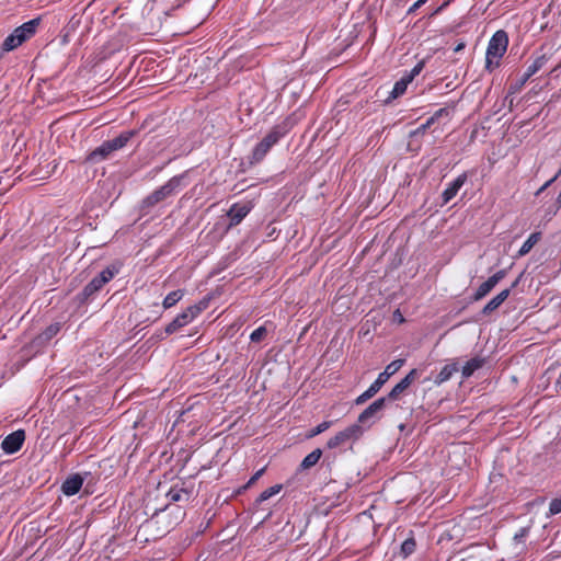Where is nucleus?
<instances>
[{"label": "nucleus", "mask_w": 561, "mask_h": 561, "mask_svg": "<svg viewBox=\"0 0 561 561\" xmlns=\"http://www.w3.org/2000/svg\"><path fill=\"white\" fill-rule=\"evenodd\" d=\"M485 363V359L479 356H476L469 359L461 369V375L463 378H469L473 375V373L480 369Z\"/></svg>", "instance_id": "nucleus-21"}, {"label": "nucleus", "mask_w": 561, "mask_h": 561, "mask_svg": "<svg viewBox=\"0 0 561 561\" xmlns=\"http://www.w3.org/2000/svg\"><path fill=\"white\" fill-rule=\"evenodd\" d=\"M508 35L505 31H496L489 41L485 53V70L492 72L500 67L502 57L507 50Z\"/></svg>", "instance_id": "nucleus-3"}, {"label": "nucleus", "mask_w": 561, "mask_h": 561, "mask_svg": "<svg viewBox=\"0 0 561 561\" xmlns=\"http://www.w3.org/2000/svg\"><path fill=\"white\" fill-rule=\"evenodd\" d=\"M282 490V485L280 484H276V485H273L271 488H267L266 490H264L260 495L259 497L256 499V503L257 504H261L263 503L264 501L268 500L270 497L276 495L277 493H279Z\"/></svg>", "instance_id": "nucleus-30"}, {"label": "nucleus", "mask_w": 561, "mask_h": 561, "mask_svg": "<svg viewBox=\"0 0 561 561\" xmlns=\"http://www.w3.org/2000/svg\"><path fill=\"white\" fill-rule=\"evenodd\" d=\"M519 283V277L512 284L511 288L503 289L495 297H493L482 309L483 314H490L495 311L510 296L512 288L516 287Z\"/></svg>", "instance_id": "nucleus-11"}, {"label": "nucleus", "mask_w": 561, "mask_h": 561, "mask_svg": "<svg viewBox=\"0 0 561 561\" xmlns=\"http://www.w3.org/2000/svg\"><path fill=\"white\" fill-rule=\"evenodd\" d=\"M467 181V173L458 175L442 193L443 204L449 203Z\"/></svg>", "instance_id": "nucleus-12"}, {"label": "nucleus", "mask_w": 561, "mask_h": 561, "mask_svg": "<svg viewBox=\"0 0 561 561\" xmlns=\"http://www.w3.org/2000/svg\"><path fill=\"white\" fill-rule=\"evenodd\" d=\"M507 275V270L503 268L490 276L476 290L473 300L479 301L484 298L496 285Z\"/></svg>", "instance_id": "nucleus-8"}, {"label": "nucleus", "mask_w": 561, "mask_h": 561, "mask_svg": "<svg viewBox=\"0 0 561 561\" xmlns=\"http://www.w3.org/2000/svg\"><path fill=\"white\" fill-rule=\"evenodd\" d=\"M104 286L105 283L100 279L99 275H96L83 287L82 291L78 296L79 300L81 302L87 301L90 297L100 291Z\"/></svg>", "instance_id": "nucleus-16"}, {"label": "nucleus", "mask_w": 561, "mask_h": 561, "mask_svg": "<svg viewBox=\"0 0 561 561\" xmlns=\"http://www.w3.org/2000/svg\"><path fill=\"white\" fill-rule=\"evenodd\" d=\"M561 175V169L554 174L553 178H551L549 181H547L537 192L536 195H540L543 191H546L559 176Z\"/></svg>", "instance_id": "nucleus-39"}, {"label": "nucleus", "mask_w": 561, "mask_h": 561, "mask_svg": "<svg viewBox=\"0 0 561 561\" xmlns=\"http://www.w3.org/2000/svg\"><path fill=\"white\" fill-rule=\"evenodd\" d=\"M322 456V450L320 448H316L310 454H308L300 463L301 470H308L316 466Z\"/></svg>", "instance_id": "nucleus-24"}, {"label": "nucleus", "mask_w": 561, "mask_h": 561, "mask_svg": "<svg viewBox=\"0 0 561 561\" xmlns=\"http://www.w3.org/2000/svg\"><path fill=\"white\" fill-rule=\"evenodd\" d=\"M136 134V130H125L121 133L117 137L106 141L108 142L112 151L114 152L116 150L124 148Z\"/></svg>", "instance_id": "nucleus-18"}, {"label": "nucleus", "mask_w": 561, "mask_h": 561, "mask_svg": "<svg viewBox=\"0 0 561 561\" xmlns=\"http://www.w3.org/2000/svg\"><path fill=\"white\" fill-rule=\"evenodd\" d=\"M404 318L400 314V322H403Z\"/></svg>", "instance_id": "nucleus-46"}, {"label": "nucleus", "mask_w": 561, "mask_h": 561, "mask_svg": "<svg viewBox=\"0 0 561 561\" xmlns=\"http://www.w3.org/2000/svg\"><path fill=\"white\" fill-rule=\"evenodd\" d=\"M454 0H445L433 13V15L444 11Z\"/></svg>", "instance_id": "nucleus-41"}, {"label": "nucleus", "mask_w": 561, "mask_h": 561, "mask_svg": "<svg viewBox=\"0 0 561 561\" xmlns=\"http://www.w3.org/2000/svg\"><path fill=\"white\" fill-rule=\"evenodd\" d=\"M289 131V126L286 122L277 124L271 128L266 136L253 148L250 163H260L268 151L275 146L283 137Z\"/></svg>", "instance_id": "nucleus-1"}, {"label": "nucleus", "mask_w": 561, "mask_h": 561, "mask_svg": "<svg viewBox=\"0 0 561 561\" xmlns=\"http://www.w3.org/2000/svg\"><path fill=\"white\" fill-rule=\"evenodd\" d=\"M449 115V111L445 107L437 110L424 124L419 126L412 135H421L424 134L434 123L442 118L447 117Z\"/></svg>", "instance_id": "nucleus-19"}, {"label": "nucleus", "mask_w": 561, "mask_h": 561, "mask_svg": "<svg viewBox=\"0 0 561 561\" xmlns=\"http://www.w3.org/2000/svg\"><path fill=\"white\" fill-rule=\"evenodd\" d=\"M61 330V323L55 322L49 324L39 335L38 340L48 342L55 337Z\"/></svg>", "instance_id": "nucleus-29"}, {"label": "nucleus", "mask_w": 561, "mask_h": 561, "mask_svg": "<svg viewBox=\"0 0 561 561\" xmlns=\"http://www.w3.org/2000/svg\"><path fill=\"white\" fill-rule=\"evenodd\" d=\"M265 335H266V328L262 325V327H259L257 329H255L251 333L250 340L253 343H259L264 339Z\"/></svg>", "instance_id": "nucleus-35"}, {"label": "nucleus", "mask_w": 561, "mask_h": 561, "mask_svg": "<svg viewBox=\"0 0 561 561\" xmlns=\"http://www.w3.org/2000/svg\"><path fill=\"white\" fill-rule=\"evenodd\" d=\"M533 76L527 75V70L523 73V76L519 79L518 87L522 88L525 85V83L531 78Z\"/></svg>", "instance_id": "nucleus-42"}, {"label": "nucleus", "mask_w": 561, "mask_h": 561, "mask_svg": "<svg viewBox=\"0 0 561 561\" xmlns=\"http://www.w3.org/2000/svg\"><path fill=\"white\" fill-rule=\"evenodd\" d=\"M112 152L113 151L108 142L104 141L101 146H99L88 154L87 160L90 162H98L106 159Z\"/></svg>", "instance_id": "nucleus-20"}, {"label": "nucleus", "mask_w": 561, "mask_h": 561, "mask_svg": "<svg viewBox=\"0 0 561 561\" xmlns=\"http://www.w3.org/2000/svg\"><path fill=\"white\" fill-rule=\"evenodd\" d=\"M403 365L404 359H394L388 364L385 370L378 375L377 379L368 387V389L355 399V404L360 405L371 399L377 392H379L388 379L394 375Z\"/></svg>", "instance_id": "nucleus-4"}, {"label": "nucleus", "mask_w": 561, "mask_h": 561, "mask_svg": "<svg viewBox=\"0 0 561 561\" xmlns=\"http://www.w3.org/2000/svg\"><path fill=\"white\" fill-rule=\"evenodd\" d=\"M456 371H458L457 363L445 365L436 376L435 383L440 385L449 380Z\"/></svg>", "instance_id": "nucleus-23"}, {"label": "nucleus", "mask_w": 561, "mask_h": 561, "mask_svg": "<svg viewBox=\"0 0 561 561\" xmlns=\"http://www.w3.org/2000/svg\"><path fill=\"white\" fill-rule=\"evenodd\" d=\"M362 435V428L358 424H353L343 431L336 433L327 442L329 449H334L345 445L350 440H355Z\"/></svg>", "instance_id": "nucleus-6"}, {"label": "nucleus", "mask_w": 561, "mask_h": 561, "mask_svg": "<svg viewBox=\"0 0 561 561\" xmlns=\"http://www.w3.org/2000/svg\"><path fill=\"white\" fill-rule=\"evenodd\" d=\"M265 471V468H262L260 470H257L250 479L249 481L242 485L239 490H238V493H242L243 491L248 490L249 488H251L264 473Z\"/></svg>", "instance_id": "nucleus-34"}, {"label": "nucleus", "mask_w": 561, "mask_h": 561, "mask_svg": "<svg viewBox=\"0 0 561 561\" xmlns=\"http://www.w3.org/2000/svg\"><path fill=\"white\" fill-rule=\"evenodd\" d=\"M417 377V369L410 370L409 374L391 389L386 398L389 401L398 400L400 396L416 380Z\"/></svg>", "instance_id": "nucleus-10"}, {"label": "nucleus", "mask_w": 561, "mask_h": 561, "mask_svg": "<svg viewBox=\"0 0 561 561\" xmlns=\"http://www.w3.org/2000/svg\"><path fill=\"white\" fill-rule=\"evenodd\" d=\"M465 47H466V42L460 41V42H459V43H457V45L455 46L454 51H455V53H459V51L463 50V49H465Z\"/></svg>", "instance_id": "nucleus-43"}, {"label": "nucleus", "mask_w": 561, "mask_h": 561, "mask_svg": "<svg viewBox=\"0 0 561 561\" xmlns=\"http://www.w3.org/2000/svg\"><path fill=\"white\" fill-rule=\"evenodd\" d=\"M24 440L25 432L23 430H18L4 437L1 443V448L5 454L12 455L22 448Z\"/></svg>", "instance_id": "nucleus-7"}, {"label": "nucleus", "mask_w": 561, "mask_h": 561, "mask_svg": "<svg viewBox=\"0 0 561 561\" xmlns=\"http://www.w3.org/2000/svg\"><path fill=\"white\" fill-rule=\"evenodd\" d=\"M561 513V497L553 499L549 504V515Z\"/></svg>", "instance_id": "nucleus-36"}, {"label": "nucleus", "mask_w": 561, "mask_h": 561, "mask_svg": "<svg viewBox=\"0 0 561 561\" xmlns=\"http://www.w3.org/2000/svg\"><path fill=\"white\" fill-rule=\"evenodd\" d=\"M122 263L114 262L106 266L99 275L100 279L105 283H110L121 271Z\"/></svg>", "instance_id": "nucleus-22"}, {"label": "nucleus", "mask_w": 561, "mask_h": 561, "mask_svg": "<svg viewBox=\"0 0 561 561\" xmlns=\"http://www.w3.org/2000/svg\"><path fill=\"white\" fill-rule=\"evenodd\" d=\"M411 82V77H402L399 81H397L393 85L392 91L390 92V95L388 100L397 99L401 95H403L407 91L408 84Z\"/></svg>", "instance_id": "nucleus-25"}, {"label": "nucleus", "mask_w": 561, "mask_h": 561, "mask_svg": "<svg viewBox=\"0 0 561 561\" xmlns=\"http://www.w3.org/2000/svg\"><path fill=\"white\" fill-rule=\"evenodd\" d=\"M550 59V55L542 54L538 56L528 67H527V75L534 76L537 73Z\"/></svg>", "instance_id": "nucleus-28"}, {"label": "nucleus", "mask_w": 561, "mask_h": 561, "mask_svg": "<svg viewBox=\"0 0 561 561\" xmlns=\"http://www.w3.org/2000/svg\"><path fill=\"white\" fill-rule=\"evenodd\" d=\"M184 296V290L176 289L169 293L162 301V306L164 309H170L174 307Z\"/></svg>", "instance_id": "nucleus-27"}, {"label": "nucleus", "mask_w": 561, "mask_h": 561, "mask_svg": "<svg viewBox=\"0 0 561 561\" xmlns=\"http://www.w3.org/2000/svg\"><path fill=\"white\" fill-rule=\"evenodd\" d=\"M250 211H251V206H249L247 204L236 203V204L231 205L230 209L227 213V216L230 219L229 226L233 227V226L239 225L247 217V215Z\"/></svg>", "instance_id": "nucleus-13"}, {"label": "nucleus", "mask_w": 561, "mask_h": 561, "mask_svg": "<svg viewBox=\"0 0 561 561\" xmlns=\"http://www.w3.org/2000/svg\"><path fill=\"white\" fill-rule=\"evenodd\" d=\"M184 492L183 489H171L167 496L171 502H179L182 499V493Z\"/></svg>", "instance_id": "nucleus-37"}, {"label": "nucleus", "mask_w": 561, "mask_h": 561, "mask_svg": "<svg viewBox=\"0 0 561 561\" xmlns=\"http://www.w3.org/2000/svg\"><path fill=\"white\" fill-rule=\"evenodd\" d=\"M416 542L413 537L405 539L401 545V554L405 558L415 551Z\"/></svg>", "instance_id": "nucleus-31"}, {"label": "nucleus", "mask_w": 561, "mask_h": 561, "mask_svg": "<svg viewBox=\"0 0 561 561\" xmlns=\"http://www.w3.org/2000/svg\"><path fill=\"white\" fill-rule=\"evenodd\" d=\"M136 134V130H125L121 133L117 137L106 141L108 142L112 151L114 152L116 150L124 148Z\"/></svg>", "instance_id": "nucleus-17"}, {"label": "nucleus", "mask_w": 561, "mask_h": 561, "mask_svg": "<svg viewBox=\"0 0 561 561\" xmlns=\"http://www.w3.org/2000/svg\"><path fill=\"white\" fill-rule=\"evenodd\" d=\"M428 0H417L415 1L408 10V13L415 12L419 8H421L423 4H425Z\"/></svg>", "instance_id": "nucleus-40"}, {"label": "nucleus", "mask_w": 561, "mask_h": 561, "mask_svg": "<svg viewBox=\"0 0 561 561\" xmlns=\"http://www.w3.org/2000/svg\"><path fill=\"white\" fill-rule=\"evenodd\" d=\"M557 385H560V386H561V371H560L559 378H558V380H557Z\"/></svg>", "instance_id": "nucleus-45"}, {"label": "nucleus", "mask_w": 561, "mask_h": 561, "mask_svg": "<svg viewBox=\"0 0 561 561\" xmlns=\"http://www.w3.org/2000/svg\"><path fill=\"white\" fill-rule=\"evenodd\" d=\"M83 485V478L79 473L69 476L61 484V491L67 496L77 494Z\"/></svg>", "instance_id": "nucleus-15"}, {"label": "nucleus", "mask_w": 561, "mask_h": 561, "mask_svg": "<svg viewBox=\"0 0 561 561\" xmlns=\"http://www.w3.org/2000/svg\"><path fill=\"white\" fill-rule=\"evenodd\" d=\"M540 239V232H533L518 250V256H524L528 254L531 251V249L539 242Z\"/></svg>", "instance_id": "nucleus-26"}, {"label": "nucleus", "mask_w": 561, "mask_h": 561, "mask_svg": "<svg viewBox=\"0 0 561 561\" xmlns=\"http://www.w3.org/2000/svg\"><path fill=\"white\" fill-rule=\"evenodd\" d=\"M182 176H173L162 186L154 190L151 194L145 197L141 202V209H149L157 204L165 201L170 196L174 195L181 185Z\"/></svg>", "instance_id": "nucleus-5"}, {"label": "nucleus", "mask_w": 561, "mask_h": 561, "mask_svg": "<svg viewBox=\"0 0 561 561\" xmlns=\"http://www.w3.org/2000/svg\"><path fill=\"white\" fill-rule=\"evenodd\" d=\"M387 401L389 400L386 397L374 401L358 415V422L365 424L368 420L375 417L385 408Z\"/></svg>", "instance_id": "nucleus-14"}, {"label": "nucleus", "mask_w": 561, "mask_h": 561, "mask_svg": "<svg viewBox=\"0 0 561 561\" xmlns=\"http://www.w3.org/2000/svg\"><path fill=\"white\" fill-rule=\"evenodd\" d=\"M209 300L202 299L195 305L187 307L180 312L165 328L163 332L157 333L160 340L171 335L194 321L204 310L208 308Z\"/></svg>", "instance_id": "nucleus-2"}, {"label": "nucleus", "mask_w": 561, "mask_h": 561, "mask_svg": "<svg viewBox=\"0 0 561 561\" xmlns=\"http://www.w3.org/2000/svg\"><path fill=\"white\" fill-rule=\"evenodd\" d=\"M22 43L21 42H18L14 33L12 32L9 36H7V38L3 41V44H2V49L4 51H11L15 48H18L19 46H21Z\"/></svg>", "instance_id": "nucleus-32"}, {"label": "nucleus", "mask_w": 561, "mask_h": 561, "mask_svg": "<svg viewBox=\"0 0 561 561\" xmlns=\"http://www.w3.org/2000/svg\"><path fill=\"white\" fill-rule=\"evenodd\" d=\"M560 207H561V191H560V194L558 195V198H557V208H556V210L553 211V214H556Z\"/></svg>", "instance_id": "nucleus-44"}, {"label": "nucleus", "mask_w": 561, "mask_h": 561, "mask_svg": "<svg viewBox=\"0 0 561 561\" xmlns=\"http://www.w3.org/2000/svg\"><path fill=\"white\" fill-rule=\"evenodd\" d=\"M424 66H425V61L424 60L419 61L412 68L411 72L407 77H411V81H412L417 75H420V72L423 70Z\"/></svg>", "instance_id": "nucleus-38"}, {"label": "nucleus", "mask_w": 561, "mask_h": 561, "mask_svg": "<svg viewBox=\"0 0 561 561\" xmlns=\"http://www.w3.org/2000/svg\"><path fill=\"white\" fill-rule=\"evenodd\" d=\"M42 19L35 18L32 19L22 25L14 28L13 33L18 39V42H21L22 44L28 41L31 37H33L37 31V27L41 24Z\"/></svg>", "instance_id": "nucleus-9"}, {"label": "nucleus", "mask_w": 561, "mask_h": 561, "mask_svg": "<svg viewBox=\"0 0 561 561\" xmlns=\"http://www.w3.org/2000/svg\"><path fill=\"white\" fill-rule=\"evenodd\" d=\"M332 425V422L331 421H323L322 423L318 424L316 427H313L307 435L308 438H312L323 432H325L327 430L330 428V426Z\"/></svg>", "instance_id": "nucleus-33"}]
</instances>
